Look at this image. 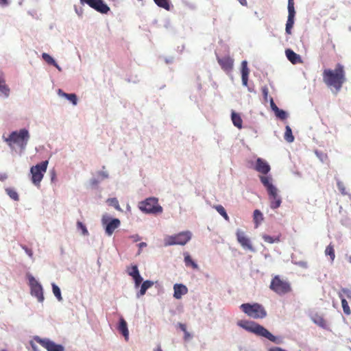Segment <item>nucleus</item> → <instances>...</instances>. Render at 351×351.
I'll return each instance as SVG.
<instances>
[{"mask_svg": "<svg viewBox=\"0 0 351 351\" xmlns=\"http://www.w3.org/2000/svg\"><path fill=\"white\" fill-rule=\"evenodd\" d=\"M322 80L327 86L333 87L337 93L339 92L346 81L344 66L337 63L335 69H324Z\"/></svg>", "mask_w": 351, "mask_h": 351, "instance_id": "f257e3e1", "label": "nucleus"}, {"mask_svg": "<svg viewBox=\"0 0 351 351\" xmlns=\"http://www.w3.org/2000/svg\"><path fill=\"white\" fill-rule=\"evenodd\" d=\"M237 325L250 332L254 333L256 335L264 337L268 339L269 341L272 342L277 341L276 336L272 335V333L265 328L264 326H261V324L258 323L253 322V321L241 320L237 322Z\"/></svg>", "mask_w": 351, "mask_h": 351, "instance_id": "f03ea898", "label": "nucleus"}, {"mask_svg": "<svg viewBox=\"0 0 351 351\" xmlns=\"http://www.w3.org/2000/svg\"><path fill=\"white\" fill-rule=\"evenodd\" d=\"M259 179L268 192L270 207L272 209H276V208L280 207L282 199L278 194V189L271 183V178L268 176H260Z\"/></svg>", "mask_w": 351, "mask_h": 351, "instance_id": "7ed1b4c3", "label": "nucleus"}, {"mask_svg": "<svg viewBox=\"0 0 351 351\" xmlns=\"http://www.w3.org/2000/svg\"><path fill=\"white\" fill-rule=\"evenodd\" d=\"M29 138V134L26 129L20 130L19 132H12L4 140L8 145L12 147L13 145H16L21 149H25Z\"/></svg>", "mask_w": 351, "mask_h": 351, "instance_id": "20e7f679", "label": "nucleus"}, {"mask_svg": "<svg viewBox=\"0 0 351 351\" xmlns=\"http://www.w3.org/2000/svg\"><path fill=\"white\" fill-rule=\"evenodd\" d=\"M269 288L280 295L289 294V293L292 291L290 282L282 278L280 276H276L271 278Z\"/></svg>", "mask_w": 351, "mask_h": 351, "instance_id": "39448f33", "label": "nucleus"}, {"mask_svg": "<svg viewBox=\"0 0 351 351\" xmlns=\"http://www.w3.org/2000/svg\"><path fill=\"white\" fill-rule=\"evenodd\" d=\"M240 308L250 317L254 319L265 318L267 316V311L263 305L258 303H244L241 304Z\"/></svg>", "mask_w": 351, "mask_h": 351, "instance_id": "423d86ee", "label": "nucleus"}, {"mask_svg": "<svg viewBox=\"0 0 351 351\" xmlns=\"http://www.w3.org/2000/svg\"><path fill=\"white\" fill-rule=\"evenodd\" d=\"M138 208L143 213H154V215L163 212V208L158 204L157 197H147L145 200L141 201Z\"/></svg>", "mask_w": 351, "mask_h": 351, "instance_id": "0eeeda50", "label": "nucleus"}, {"mask_svg": "<svg viewBox=\"0 0 351 351\" xmlns=\"http://www.w3.org/2000/svg\"><path fill=\"white\" fill-rule=\"evenodd\" d=\"M49 162L47 160L38 163L30 168V173L32 175V182L35 186H40V182L47 171Z\"/></svg>", "mask_w": 351, "mask_h": 351, "instance_id": "6e6552de", "label": "nucleus"}, {"mask_svg": "<svg viewBox=\"0 0 351 351\" xmlns=\"http://www.w3.org/2000/svg\"><path fill=\"white\" fill-rule=\"evenodd\" d=\"M191 232H182L176 235L167 236L165 239V245H185L191 239Z\"/></svg>", "mask_w": 351, "mask_h": 351, "instance_id": "1a4fd4ad", "label": "nucleus"}, {"mask_svg": "<svg viewBox=\"0 0 351 351\" xmlns=\"http://www.w3.org/2000/svg\"><path fill=\"white\" fill-rule=\"evenodd\" d=\"M28 280L30 285L31 294L36 297L38 301L43 302L45 300V297L42 285L36 281L34 276H29Z\"/></svg>", "mask_w": 351, "mask_h": 351, "instance_id": "9d476101", "label": "nucleus"}, {"mask_svg": "<svg viewBox=\"0 0 351 351\" xmlns=\"http://www.w3.org/2000/svg\"><path fill=\"white\" fill-rule=\"evenodd\" d=\"M34 340L48 351H64L62 345L56 344L54 341L49 340V339H42L38 336H35Z\"/></svg>", "mask_w": 351, "mask_h": 351, "instance_id": "9b49d317", "label": "nucleus"}, {"mask_svg": "<svg viewBox=\"0 0 351 351\" xmlns=\"http://www.w3.org/2000/svg\"><path fill=\"white\" fill-rule=\"evenodd\" d=\"M102 224L105 225L106 233L108 236H111L114 232L116 228L121 225V221L117 218L110 219L104 217L102 219Z\"/></svg>", "mask_w": 351, "mask_h": 351, "instance_id": "f8f14e48", "label": "nucleus"}, {"mask_svg": "<svg viewBox=\"0 0 351 351\" xmlns=\"http://www.w3.org/2000/svg\"><path fill=\"white\" fill-rule=\"evenodd\" d=\"M288 12L289 14L287 20L285 31L287 34H291V29L294 25V17L295 14L294 0H288Z\"/></svg>", "mask_w": 351, "mask_h": 351, "instance_id": "ddd939ff", "label": "nucleus"}, {"mask_svg": "<svg viewBox=\"0 0 351 351\" xmlns=\"http://www.w3.org/2000/svg\"><path fill=\"white\" fill-rule=\"evenodd\" d=\"M83 3L88 4L90 7L93 8L94 10H97L101 13H108L110 7L105 4L103 0H80Z\"/></svg>", "mask_w": 351, "mask_h": 351, "instance_id": "4468645a", "label": "nucleus"}, {"mask_svg": "<svg viewBox=\"0 0 351 351\" xmlns=\"http://www.w3.org/2000/svg\"><path fill=\"white\" fill-rule=\"evenodd\" d=\"M237 241L243 246V248L248 249L249 250H254L250 239L247 237L246 234L242 230H237Z\"/></svg>", "mask_w": 351, "mask_h": 351, "instance_id": "2eb2a0df", "label": "nucleus"}, {"mask_svg": "<svg viewBox=\"0 0 351 351\" xmlns=\"http://www.w3.org/2000/svg\"><path fill=\"white\" fill-rule=\"evenodd\" d=\"M217 61L224 71L230 72L233 69L234 60L231 57L217 58Z\"/></svg>", "mask_w": 351, "mask_h": 351, "instance_id": "dca6fc26", "label": "nucleus"}, {"mask_svg": "<svg viewBox=\"0 0 351 351\" xmlns=\"http://www.w3.org/2000/svg\"><path fill=\"white\" fill-rule=\"evenodd\" d=\"M271 167L265 160L258 158L255 163V170L262 174H267L270 171Z\"/></svg>", "mask_w": 351, "mask_h": 351, "instance_id": "f3484780", "label": "nucleus"}, {"mask_svg": "<svg viewBox=\"0 0 351 351\" xmlns=\"http://www.w3.org/2000/svg\"><path fill=\"white\" fill-rule=\"evenodd\" d=\"M285 54L288 60L293 64L302 63L303 60L299 54L295 53L291 49H287Z\"/></svg>", "mask_w": 351, "mask_h": 351, "instance_id": "a211bd4d", "label": "nucleus"}, {"mask_svg": "<svg viewBox=\"0 0 351 351\" xmlns=\"http://www.w3.org/2000/svg\"><path fill=\"white\" fill-rule=\"evenodd\" d=\"M173 289H174L173 297L177 298V300H179V298H181L183 295L186 294V293H188V291H189V289L186 285H178V283H176V285H174Z\"/></svg>", "mask_w": 351, "mask_h": 351, "instance_id": "6ab92c4d", "label": "nucleus"}, {"mask_svg": "<svg viewBox=\"0 0 351 351\" xmlns=\"http://www.w3.org/2000/svg\"><path fill=\"white\" fill-rule=\"evenodd\" d=\"M118 330L122 333L125 339L128 341L129 339V330L128 329V324L123 317L120 318Z\"/></svg>", "mask_w": 351, "mask_h": 351, "instance_id": "aec40b11", "label": "nucleus"}, {"mask_svg": "<svg viewBox=\"0 0 351 351\" xmlns=\"http://www.w3.org/2000/svg\"><path fill=\"white\" fill-rule=\"evenodd\" d=\"M249 77V69L247 67V60L241 62V80L244 86H247Z\"/></svg>", "mask_w": 351, "mask_h": 351, "instance_id": "412c9836", "label": "nucleus"}, {"mask_svg": "<svg viewBox=\"0 0 351 351\" xmlns=\"http://www.w3.org/2000/svg\"><path fill=\"white\" fill-rule=\"evenodd\" d=\"M0 92L5 95V97L9 96L10 92V89L5 83L4 75L2 72H0Z\"/></svg>", "mask_w": 351, "mask_h": 351, "instance_id": "4be33fe9", "label": "nucleus"}, {"mask_svg": "<svg viewBox=\"0 0 351 351\" xmlns=\"http://www.w3.org/2000/svg\"><path fill=\"white\" fill-rule=\"evenodd\" d=\"M231 119H232V123H233V125H234V127H237V128H239V130H241V128H242L243 121H242V119H241L240 114H239V113H237L235 112H232L231 114Z\"/></svg>", "mask_w": 351, "mask_h": 351, "instance_id": "5701e85b", "label": "nucleus"}, {"mask_svg": "<svg viewBox=\"0 0 351 351\" xmlns=\"http://www.w3.org/2000/svg\"><path fill=\"white\" fill-rule=\"evenodd\" d=\"M154 285V282L152 280H145L142 285L141 286L140 291L138 292V295H143L145 294L147 289L151 288Z\"/></svg>", "mask_w": 351, "mask_h": 351, "instance_id": "b1692460", "label": "nucleus"}, {"mask_svg": "<svg viewBox=\"0 0 351 351\" xmlns=\"http://www.w3.org/2000/svg\"><path fill=\"white\" fill-rule=\"evenodd\" d=\"M339 298L341 299V306L343 308V311L346 315H350L351 309L350 306L348 305L345 297H342L341 294H339Z\"/></svg>", "mask_w": 351, "mask_h": 351, "instance_id": "393cba45", "label": "nucleus"}, {"mask_svg": "<svg viewBox=\"0 0 351 351\" xmlns=\"http://www.w3.org/2000/svg\"><path fill=\"white\" fill-rule=\"evenodd\" d=\"M42 58L49 65L55 66L56 68L60 70L59 65H58L57 62H56V61H55V60H53V57L49 56V53H43L42 54Z\"/></svg>", "mask_w": 351, "mask_h": 351, "instance_id": "a878e982", "label": "nucleus"}, {"mask_svg": "<svg viewBox=\"0 0 351 351\" xmlns=\"http://www.w3.org/2000/svg\"><path fill=\"white\" fill-rule=\"evenodd\" d=\"M312 319L315 324H317L320 327L325 328L326 326V321L323 317H322V315H315Z\"/></svg>", "mask_w": 351, "mask_h": 351, "instance_id": "bb28decb", "label": "nucleus"}, {"mask_svg": "<svg viewBox=\"0 0 351 351\" xmlns=\"http://www.w3.org/2000/svg\"><path fill=\"white\" fill-rule=\"evenodd\" d=\"M154 1L158 7L163 8L167 10H171L169 0H154Z\"/></svg>", "mask_w": 351, "mask_h": 351, "instance_id": "cd10ccee", "label": "nucleus"}, {"mask_svg": "<svg viewBox=\"0 0 351 351\" xmlns=\"http://www.w3.org/2000/svg\"><path fill=\"white\" fill-rule=\"evenodd\" d=\"M325 254L326 256H329L330 260L334 261L335 258V247L332 244H329L327 245L325 250Z\"/></svg>", "mask_w": 351, "mask_h": 351, "instance_id": "c85d7f7f", "label": "nucleus"}, {"mask_svg": "<svg viewBox=\"0 0 351 351\" xmlns=\"http://www.w3.org/2000/svg\"><path fill=\"white\" fill-rule=\"evenodd\" d=\"M184 262L185 265L191 266L193 269H198V265L196 264L195 261L191 258L189 254L186 253L184 254Z\"/></svg>", "mask_w": 351, "mask_h": 351, "instance_id": "c756f323", "label": "nucleus"}, {"mask_svg": "<svg viewBox=\"0 0 351 351\" xmlns=\"http://www.w3.org/2000/svg\"><path fill=\"white\" fill-rule=\"evenodd\" d=\"M214 208L221 215L223 216V217L226 220L229 221V216L227 215V213L226 210L224 209L223 206H221V204H217V206H215Z\"/></svg>", "mask_w": 351, "mask_h": 351, "instance_id": "7c9ffc66", "label": "nucleus"}, {"mask_svg": "<svg viewBox=\"0 0 351 351\" xmlns=\"http://www.w3.org/2000/svg\"><path fill=\"white\" fill-rule=\"evenodd\" d=\"M285 139L289 143L293 142L294 141V136L292 134V130L290 126H287L285 128Z\"/></svg>", "mask_w": 351, "mask_h": 351, "instance_id": "2f4dec72", "label": "nucleus"}, {"mask_svg": "<svg viewBox=\"0 0 351 351\" xmlns=\"http://www.w3.org/2000/svg\"><path fill=\"white\" fill-rule=\"evenodd\" d=\"M6 193L9 195L10 198H12L13 200L18 201L19 199V195L17 192L15 191V189L8 188L5 189Z\"/></svg>", "mask_w": 351, "mask_h": 351, "instance_id": "473e14b6", "label": "nucleus"}, {"mask_svg": "<svg viewBox=\"0 0 351 351\" xmlns=\"http://www.w3.org/2000/svg\"><path fill=\"white\" fill-rule=\"evenodd\" d=\"M52 288H53V293L55 295V297L57 298L58 300L61 301L62 300L61 291L58 285H56V283H52Z\"/></svg>", "mask_w": 351, "mask_h": 351, "instance_id": "72a5a7b5", "label": "nucleus"}, {"mask_svg": "<svg viewBox=\"0 0 351 351\" xmlns=\"http://www.w3.org/2000/svg\"><path fill=\"white\" fill-rule=\"evenodd\" d=\"M341 295L342 297H346L351 300V289L348 288H342L338 292V295Z\"/></svg>", "mask_w": 351, "mask_h": 351, "instance_id": "f704fd0d", "label": "nucleus"}, {"mask_svg": "<svg viewBox=\"0 0 351 351\" xmlns=\"http://www.w3.org/2000/svg\"><path fill=\"white\" fill-rule=\"evenodd\" d=\"M128 274L134 279L136 275L137 274V271H138V268L137 265H132L130 267L127 269Z\"/></svg>", "mask_w": 351, "mask_h": 351, "instance_id": "c9c22d12", "label": "nucleus"}, {"mask_svg": "<svg viewBox=\"0 0 351 351\" xmlns=\"http://www.w3.org/2000/svg\"><path fill=\"white\" fill-rule=\"evenodd\" d=\"M62 95L68 99L69 101H71L73 104L76 105L77 104V98L75 94H66V93H63Z\"/></svg>", "mask_w": 351, "mask_h": 351, "instance_id": "e433bc0d", "label": "nucleus"}, {"mask_svg": "<svg viewBox=\"0 0 351 351\" xmlns=\"http://www.w3.org/2000/svg\"><path fill=\"white\" fill-rule=\"evenodd\" d=\"M276 116L279 118L280 119H287V112L284 111V110H282V109H279V108L278 107L276 108Z\"/></svg>", "mask_w": 351, "mask_h": 351, "instance_id": "4c0bfd02", "label": "nucleus"}, {"mask_svg": "<svg viewBox=\"0 0 351 351\" xmlns=\"http://www.w3.org/2000/svg\"><path fill=\"white\" fill-rule=\"evenodd\" d=\"M262 239H263L264 241H265L267 243H269L270 244H271V243H274V242L280 241L279 237H276V238L274 239L273 237H271V236L267 235V234L262 235Z\"/></svg>", "mask_w": 351, "mask_h": 351, "instance_id": "58836bf2", "label": "nucleus"}, {"mask_svg": "<svg viewBox=\"0 0 351 351\" xmlns=\"http://www.w3.org/2000/svg\"><path fill=\"white\" fill-rule=\"evenodd\" d=\"M77 228H79L80 230H82V235H88V230L85 224H84L83 223H82V221H78L77 222Z\"/></svg>", "mask_w": 351, "mask_h": 351, "instance_id": "ea45409f", "label": "nucleus"}, {"mask_svg": "<svg viewBox=\"0 0 351 351\" xmlns=\"http://www.w3.org/2000/svg\"><path fill=\"white\" fill-rule=\"evenodd\" d=\"M108 202L109 204L114 206L117 210H121L120 206L119 204V200H117V199L116 197L109 198L108 199Z\"/></svg>", "mask_w": 351, "mask_h": 351, "instance_id": "a19ab883", "label": "nucleus"}, {"mask_svg": "<svg viewBox=\"0 0 351 351\" xmlns=\"http://www.w3.org/2000/svg\"><path fill=\"white\" fill-rule=\"evenodd\" d=\"M254 219L256 222H258V221H263V215L260 210L256 209L254 212Z\"/></svg>", "mask_w": 351, "mask_h": 351, "instance_id": "79ce46f5", "label": "nucleus"}, {"mask_svg": "<svg viewBox=\"0 0 351 351\" xmlns=\"http://www.w3.org/2000/svg\"><path fill=\"white\" fill-rule=\"evenodd\" d=\"M337 188L339 191H341L342 195H346L347 192L346 191V187L344 185V183L341 182V180H339L337 183Z\"/></svg>", "mask_w": 351, "mask_h": 351, "instance_id": "37998d69", "label": "nucleus"}, {"mask_svg": "<svg viewBox=\"0 0 351 351\" xmlns=\"http://www.w3.org/2000/svg\"><path fill=\"white\" fill-rule=\"evenodd\" d=\"M143 280V278L141 277V276L139 274V271H137V274H136V276L134 278L135 285L136 287L139 286L140 284L142 282Z\"/></svg>", "mask_w": 351, "mask_h": 351, "instance_id": "c03bdc74", "label": "nucleus"}, {"mask_svg": "<svg viewBox=\"0 0 351 351\" xmlns=\"http://www.w3.org/2000/svg\"><path fill=\"white\" fill-rule=\"evenodd\" d=\"M270 104H271V109L273 110V112H275V114H276V108H278V106H276L273 98L270 99Z\"/></svg>", "mask_w": 351, "mask_h": 351, "instance_id": "a18cd8bd", "label": "nucleus"}, {"mask_svg": "<svg viewBox=\"0 0 351 351\" xmlns=\"http://www.w3.org/2000/svg\"><path fill=\"white\" fill-rule=\"evenodd\" d=\"M262 93H263L264 99H267L268 93H269V90H268V88H267V86H264V88H262Z\"/></svg>", "mask_w": 351, "mask_h": 351, "instance_id": "49530a36", "label": "nucleus"}, {"mask_svg": "<svg viewBox=\"0 0 351 351\" xmlns=\"http://www.w3.org/2000/svg\"><path fill=\"white\" fill-rule=\"evenodd\" d=\"M23 248H24L25 252L29 255V256L30 257H32L33 256V251L32 250H30V248L29 247H23Z\"/></svg>", "mask_w": 351, "mask_h": 351, "instance_id": "de8ad7c7", "label": "nucleus"}, {"mask_svg": "<svg viewBox=\"0 0 351 351\" xmlns=\"http://www.w3.org/2000/svg\"><path fill=\"white\" fill-rule=\"evenodd\" d=\"M184 333V340L189 341V339H190L191 338V335L190 332H189L187 331V330L186 329L185 332Z\"/></svg>", "mask_w": 351, "mask_h": 351, "instance_id": "09e8293b", "label": "nucleus"}, {"mask_svg": "<svg viewBox=\"0 0 351 351\" xmlns=\"http://www.w3.org/2000/svg\"><path fill=\"white\" fill-rule=\"evenodd\" d=\"M9 3V0H0V6H7Z\"/></svg>", "mask_w": 351, "mask_h": 351, "instance_id": "8fccbe9b", "label": "nucleus"}, {"mask_svg": "<svg viewBox=\"0 0 351 351\" xmlns=\"http://www.w3.org/2000/svg\"><path fill=\"white\" fill-rule=\"evenodd\" d=\"M178 326L183 331V332H184V331H186V324H182V323H179L178 324Z\"/></svg>", "mask_w": 351, "mask_h": 351, "instance_id": "3c124183", "label": "nucleus"}, {"mask_svg": "<svg viewBox=\"0 0 351 351\" xmlns=\"http://www.w3.org/2000/svg\"><path fill=\"white\" fill-rule=\"evenodd\" d=\"M269 351H287L285 350L281 349V348L276 347L271 348Z\"/></svg>", "mask_w": 351, "mask_h": 351, "instance_id": "603ef678", "label": "nucleus"}, {"mask_svg": "<svg viewBox=\"0 0 351 351\" xmlns=\"http://www.w3.org/2000/svg\"><path fill=\"white\" fill-rule=\"evenodd\" d=\"M30 345L34 351H38V348L34 341H30Z\"/></svg>", "mask_w": 351, "mask_h": 351, "instance_id": "864d4df0", "label": "nucleus"}, {"mask_svg": "<svg viewBox=\"0 0 351 351\" xmlns=\"http://www.w3.org/2000/svg\"><path fill=\"white\" fill-rule=\"evenodd\" d=\"M239 3H241L243 6H247V0H239Z\"/></svg>", "mask_w": 351, "mask_h": 351, "instance_id": "5fc2aeb1", "label": "nucleus"}, {"mask_svg": "<svg viewBox=\"0 0 351 351\" xmlns=\"http://www.w3.org/2000/svg\"><path fill=\"white\" fill-rule=\"evenodd\" d=\"M8 178L6 174H2L0 176V180L3 181Z\"/></svg>", "mask_w": 351, "mask_h": 351, "instance_id": "6e6d98bb", "label": "nucleus"}, {"mask_svg": "<svg viewBox=\"0 0 351 351\" xmlns=\"http://www.w3.org/2000/svg\"><path fill=\"white\" fill-rule=\"evenodd\" d=\"M154 351H163V350L161 347L158 346L156 349H154Z\"/></svg>", "mask_w": 351, "mask_h": 351, "instance_id": "4d7b16f0", "label": "nucleus"}, {"mask_svg": "<svg viewBox=\"0 0 351 351\" xmlns=\"http://www.w3.org/2000/svg\"><path fill=\"white\" fill-rule=\"evenodd\" d=\"M51 180H53V178H54V177L56 176V173H55L54 171H53L51 172Z\"/></svg>", "mask_w": 351, "mask_h": 351, "instance_id": "13d9d810", "label": "nucleus"}, {"mask_svg": "<svg viewBox=\"0 0 351 351\" xmlns=\"http://www.w3.org/2000/svg\"><path fill=\"white\" fill-rule=\"evenodd\" d=\"M145 245H146L145 242H141V243H140V246H145Z\"/></svg>", "mask_w": 351, "mask_h": 351, "instance_id": "bf43d9fd", "label": "nucleus"}, {"mask_svg": "<svg viewBox=\"0 0 351 351\" xmlns=\"http://www.w3.org/2000/svg\"><path fill=\"white\" fill-rule=\"evenodd\" d=\"M1 351H7V350H1Z\"/></svg>", "mask_w": 351, "mask_h": 351, "instance_id": "052dcab7", "label": "nucleus"}]
</instances>
